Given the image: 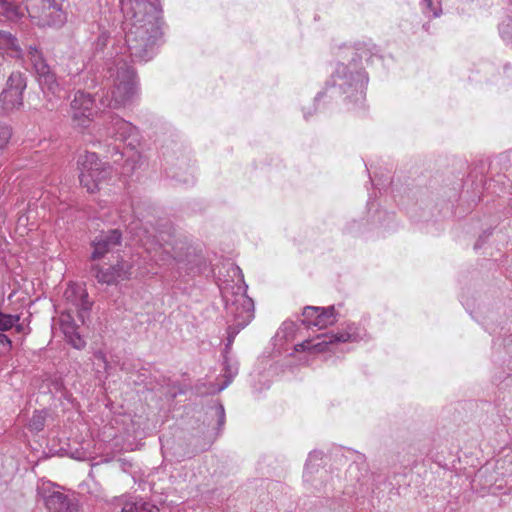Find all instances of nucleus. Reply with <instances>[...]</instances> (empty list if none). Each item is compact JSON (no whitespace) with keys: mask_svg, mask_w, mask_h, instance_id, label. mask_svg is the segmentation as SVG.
Instances as JSON below:
<instances>
[{"mask_svg":"<svg viewBox=\"0 0 512 512\" xmlns=\"http://www.w3.org/2000/svg\"><path fill=\"white\" fill-rule=\"evenodd\" d=\"M127 49L133 61H149L161 36L159 0H121Z\"/></svg>","mask_w":512,"mask_h":512,"instance_id":"f257e3e1","label":"nucleus"},{"mask_svg":"<svg viewBox=\"0 0 512 512\" xmlns=\"http://www.w3.org/2000/svg\"><path fill=\"white\" fill-rule=\"evenodd\" d=\"M231 272L237 281L234 284L225 283L220 286L222 298L227 314V343L224 349V377L223 385L213 388L212 392L224 390L238 373V363L229 357L230 349L236 335L245 328L254 318V303L246 294L247 285L239 267L231 266Z\"/></svg>","mask_w":512,"mask_h":512,"instance_id":"f03ea898","label":"nucleus"},{"mask_svg":"<svg viewBox=\"0 0 512 512\" xmlns=\"http://www.w3.org/2000/svg\"><path fill=\"white\" fill-rule=\"evenodd\" d=\"M352 56L348 64L340 63L337 65L331 80L327 84L326 93L330 97L346 94L347 98L355 103H361L365 99V89L368 84V76L359 66V60L368 62L372 53L370 49L359 47L350 49Z\"/></svg>","mask_w":512,"mask_h":512,"instance_id":"7ed1b4c3","label":"nucleus"},{"mask_svg":"<svg viewBox=\"0 0 512 512\" xmlns=\"http://www.w3.org/2000/svg\"><path fill=\"white\" fill-rule=\"evenodd\" d=\"M114 85L102 98L101 104L108 108L119 109L130 105L137 94L135 73L123 59H118L116 67L110 68Z\"/></svg>","mask_w":512,"mask_h":512,"instance_id":"20e7f679","label":"nucleus"},{"mask_svg":"<svg viewBox=\"0 0 512 512\" xmlns=\"http://www.w3.org/2000/svg\"><path fill=\"white\" fill-rule=\"evenodd\" d=\"M79 179L88 192L98 191L111 174L110 166L99 160L94 152H85L78 158Z\"/></svg>","mask_w":512,"mask_h":512,"instance_id":"39448f33","label":"nucleus"},{"mask_svg":"<svg viewBox=\"0 0 512 512\" xmlns=\"http://www.w3.org/2000/svg\"><path fill=\"white\" fill-rule=\"evenodd\" d=\"M25 9L40 26H56L64 21V15L56 0H22Z\"/></svg>","mask_w":512,"mask_h":512,"instance_id":"423d86ee","label":"nucleus"},{"mask_svg":"<svg viewBox=\"0 0 512 512\" xmlns=\"http://www.w3.org/2000/svg\"><path fill=\"white\" fill-rule=\"evenodd\" d=\"M356 329L349 326V331L339 332L336 334H321L315 339H307L302 343L295 345L296 352H308L310 354H317L331 350V346L335 343L356 341L358 334Z\"/></svg>","mask_w":512,"mask_h":512,"instance_id":"0eeeda50","label":"nucleus"},{"mask_svg":"<svg viewBox=\"0 0 512 512\" xmlns=\"http://www.w3.org/2000/svg\"><path fill=\"white\" fill-rule=\"evenodd\" d=\"M26 88L25 77L19 73H12L6 88L0 94V113L8 114L23 105V92Z\"/></svg>","mask_w":512,"mask_h":512,"instance_id":"6e6552de","label":"nucleus"},{"mask_svg":"<svg viewBox=\"0 0 512 512\" xmlns=\"http://www.w3.org/2000/svg\"><path fill=\"white\" fill-rule=\"evenodd\" d=\"M133 262L123 258L109 266L93 265L92 272L98 283L106 285H118L122 281L132 277Z\"/></svg>","mask_w":512,"mask_h":512,"instance_id":"1a4fd4ad","label":"nucleus"},{"mask_svg":"<svg viewBox=\"0 0 512 512\" xmlns=\"http://www.w3.org/2000/svg\"><path fill=\"white\" fill-rule=\"evenodd\" d=\"M24 56H26L31 63L42 89L56 93L59 85L54 73L51 72L49 65L46 63L42 52L36 46L30 45L26 54L24 53Z\"/></svg>","mask_w":512,"mask_h":512,"instance_id":"9d476101","label":"nucleus"},{"mask_svg":"<svg viewBox=\"0 0 512 512\" xmlns=\"http://www.w3.org/2000/svg\"><path fill=\"white\" fill-rule=\"evenodd\" d=\"M95 114L94 99L89 93L77 91L70 105V115L73 125L86 128Z\"/></svg>","mask_w":512,"mask_h":512,"instance_id":"9b49d317","label":"nucleus"},{"mask_svg":"<svg viewBox=\"0 0 512 512\" xmlns=\"http://www.w3.org/2000/svg\"><path fill=\"white\" fill-rule=\"evenodd\" d=\"M64 300L69 305L67 311L76 312L84 323L85 315L90 311L92 305L84 286L75 283L69 284L64 291Z\"/></svg>","mask_w":512,"mask_h":512,"instance_id":"f8f14e48","label":"nucleus"},{"mask_svg":"<svg viewBox=\"0 0 512 512\" xmlns=\"http://www.w3.org/2000/svg\"><path fill=\"white\" fill-rule=\"evenodd\" d=\"M302 323L307 327H317L319 329L333 325L337 321V313L334 306L316 307L307 306L303 310Z\"/></svg>","mask_w":512,"mask_h":512,"instance_id":"ddd939ff","label":"nucleus"},{"mask_svg":"<svg viewBox=\"0 0 512 512\" xmlns=\"http://www.w3.org/2000/svg\"><path fill=\"white\" fill-rule=\"evenodd\" d=\"M121 243V233L117 230H110L107 233H102L97 236L92 242V255L93 260L104 257L107 253L112 252Z\"/></svg>","mask_w":512,"mask_h":512,"instance_id":"4468645a","label":"nucleus"},{"mask_svg":"<svg viewBox=\"0 0 512 512\" xmlns=\"http://www.w3.org/2000/svg\"><path fill=\"white\" fill-rule=\"evenodd\" d=\"M109 123L106 126V135L119 141L127 139L137 134V128L129 121L124 120L118 115L108 116Z\"/></svg>","mask_w":512,"mask_h":512,"instance_id":"2eb2a0df","label":"nucleus"},{"mask_svg":"<svg viewBox=\"0 0 512 512\" xmlns=\"http://www.w3.org/2000/svg\"><path fill=\"white\" fill-rule=\"evenodd\" d=\"M73 312L67 311L60 315V327L66 340L76 349H82L85 346L84 339L77 332V325L72 316Z\"/></svg>","mask_w":512,"mask_h":512,"instance_id":"dca6fc26","label":"nucleus"},{"mask_svg":"<svg viewBox=\"0 0 512 512\" xmlns=\"http://www.w3.org/2000/svg\"><path fill=\"white\" fill-rule=\"evenodd\" d=\"M0 54L24 59V52L17 38L8 31H0Z\"/></svg>","mask_w":512,"mask_h":512,"instance_id":"f3484780","label":"nucleus"},{"mask_svg":"<svg viewBox=\"0 0 512 512\" xmlns=\"http://www.w3.org/2000/svg\"><path fill=\"white\" fill-rule=\"evenodd\" d=\"M116 157L114 162H119L124 156L126 160L123 165L124 174L129 175L132 174L141 164V154L134 150L133 148L126 149L125 151H120L118 147L113 148L112 157Z\"/></svg>","mask_w":512,"mask_h":512,"instance_id":"a211bd4d","label":"nucleus"},{"mask_svg":"<svg viewBox=\"0 0 512 512\" xmlns=\"http://www.w3.org/2000/svg\"><path fill=\"white\" fill-rule=\"evenodd\" d=\"M47 512H76L75 505L71 502L67 495L62 492L48 495L44 502Z\"/></svg>","mask_w":512,"mask_h":512,"instance_id":"6ab92c4d","label":"nucleus"},{"mask_svg":"<svg viewBox=\"0 0 512 512\" xmlns=\"http://www.w3.org/2000/svg\"><path fill=\"white\" fill-rule=\"evenodd\" d=\"M121 505L120 512H160L155 504L140 497L122 498Z\"/></svg>","mask_w":512,"mask_h":512,"instance_id":"aec40b11","label":"nucleus"},{"mask_svg":"<svg viewBox=\"0 0 512 512\" xmlns=\"http://www.w3.org/2000/svg\"><path fill=\"white\" fill-rule=\"evenodd\" d=\"M322 459V453L319 451H313L309 454L305 465L304 480L306 482L311 481V474L318 472V461Z\"/></svg>","mask_w":512,"mask_h":512,"instance_id":"412c9836","label":"nucleus"},{"mask_svg":"<svg viewBox=\"0 0 512 512\" xmlns=\"http://www.w3.org/2000/svg\"><path fill=\"white\" fill-rule=\"evenodd\" d=\"M0 6L2 8L3 15L10 21H16L23 16V11L18 5L4 0Z\"/></svg>","mask_w":512,"mask_h":512,"instance_id":"4be33fe9","label":"nucleus"},{"mask_svg":"<svg viewBox=\"0 0 512 512\" xmlns=\"http://www.w3.org/2000/svg\"><path fill=\"white\" fill-rule=\"evenodd\" d=\"M209 414L212 417L216 418V427L217 430L216 434L219 433V431L222 429L224 423H225V410L222 404L216 403L209 409Z\"/></svg>","mask_w":512,"mask_h":512,"instance_id":"5701e85b","label":"nucleus"},{"mask_svg":"<svg viewBox=\"0 0 512 512\" xmlns=\"http://www.w3.org/2000/svg\"><path fill=\"white\" fill-rule=\"evenodd\" d=\"M47 413L45 411H35L29 421V429L39 432L45 427Z\"/></svg>","mask_w":512,"mask_h":512,"instance_id":"b1692460","label":"nucleus"},{"mask_svg":"<svg viewBox=\"0 0 512 512\" xmlns=\"http://www.w3.org/2000/svg\"><path fill=\"white\" fill-rule=\"evenodd\" d=\"M422 12L427 17H439L442 13L440 5H436L433 0H421Z\"/></svg>","mask_w":512,"mask_h":512,"instance_id":"393cba45","label":"nucleus"},{"mask_svg":"<svg viewBox=\"0 0 512 512\" xmlns=\"http://www.w3.org/2000/svg\"><path fill=\"white\" fill-rule=\"evenodd\" d=\"M499 33L504 41L512 44V16H508L501 22Z\"/></svg>","mask_w":512,"mask_h":512,"instance_id":"a878e982","label":"nucleus"},{"mask_svg":"<svg viewBox=\"0 0 512 512\" xmlns=\"http://www.w3.org/2000/svg\"><path fill=\"white\" fill-rule=\"evenodd\" d=\"M57 492L60 491L56 490V485L50 481H42L37 486V493L43 499V502L46 501L48 495H52Z\"/></svg>","mask_w":512,"mask_h":512,"instance_id":"bb28decb","label":"nucleus"},{"mask_svg":"<svg viewBox=\"0 0 512 512\" xmlns=\"http://www.w3.org/2000/svg\"><path fill=\"white\" fill-rule=\"evenodd\" d=\"M20 320L19 315L0 313V330L11 329Z\"/></svg>","mask_w":512,"mask_h":512,"instance_id":"cd10ccee","label":"nucleus"},{"mask_svg":"<svg viewBox=\"0 0 512 512\" xmlns=\"http://www.w3.org/2000/svg\"><path fill=\"white\" fill-rule=\"evenodd\" d=\"M173 259L176 261H181V255L176 251L174 247H170V244H166L163 246V250L159 256V260L163 262H167L168 259Z\"/></svg>","mask_w":512,"mask_h":512,"instance_id":"c85d7f7f","label":"nucleus"},{"mask_svg":"<svg viewBox=\"0 0 512 512\" xmlns=\"http://www.w3.org/2000/svg\"><path fill=\"white\" fill-rule=\"evenodd\" d=\"M11 135L10 127L0 122V150L8 144Z\"/></svg>","mask_w":512,"mask_h":512,"instance_id":"c756f323","label":"nucleus"},{"mask_svg":"<svg viewBox=\"0 0 512 512\" xmlns=\"http://www.w3.org/2000/svg\"><path fill=\"white\" fill-rule=\"evenodd\" d=\"M294 323L293 322H285L282 327L280 328V330L278 331L277 333V337H281V335L283 334V337L286 338L288 337L289 335H291L293 332H294Z\"/></svg>","mask_w":512,"mask_h":512,"instance_id":"7c9ffc66","label":"nucleus"},{"mask_svg":"<svg viewBox=\"0 0 512 512\" xmlns=\"http://www.w3.org/2000/svg\"><path fill=\"white\" fill-rule=\"evenodd\" d=\"M11 348V340L5 335L0 333V355L8 352Z\"/></svg>","mask_w":512,"mask_h":512,"instance_id":"2f4dec72","label":"nucleus"},{"mask_svg":"<svg viewBox=\"0 0 512 512\" xmlns=\"http://www.w3.org/2000/svg\"><path fill=\"white\" fill-rule=\"evenodd\" d=\"M94 359L95 361L98 362V365H100V363L102 364V367L106 370L107 369V359H106V355L103 351H96L94 353Z\"/></svg>","mask_w":512,"mask_h":512,"instance_id":"473e14b6","label":"nucleus"},{"mask_svg":"<svg viewBox=\"0 0 512 512\" xmlns=\"http://www.w3.org/2000/svg\"><path fill=\"white\" fill-rule=\"evenodd\" d=\"M481 246H482V243H481V240L479 239V240L475 243L474 248H475V249H479Z\"/></svg>","mask_w":512,"mask_h":512,"instance_id":"72a5a7b5","label":"nucleus"},{"mask_svg":"<svg viewBox=\"0 0 512 512\" xmlns=\"http://www.w3.org/2000/svg\"><path fill=\"white\" fill-rule=\"evenodd\" d=\"M322 95H323L322 93H319V94L316 96L315 100H316V101H319V100H320V98L322 97Z\"/></svg>","mask_w":512,"mask_h":512,"instance_id":"f704fd0d","label":"nucleus"},{"mask_svg":"<svg viewBox=\"0 0 512 512\" xmlns=\"http://www.w3.org/2000/svg\"><path fill=\"white\" fill-rule=\"evenodd\" d=\"M308 115H310V113L304 112V117H305L306 119L308 118Z\"/></svg>","mask_w":512,"mask_h":512,"instance_id":"c9c22d12","label":"nucleus"},{"mask_svg":"<svg viewBox=\"0 0 512 512\" xmlns=\"http://www.w3.org/2000/svg\"><path fill=\"white\" fill-rule=\"evenodd\" d=\"M4 0H0V5L3 3Z\"/></svg>","mask_w":512,"mask_h":512,"instance_id":"e433bc0d","label":"nucleus"}]
</instances>
